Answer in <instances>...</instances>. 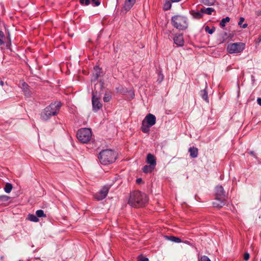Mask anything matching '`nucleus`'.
Returning a JSON list of instances; mask_svg holds the SVG:
<instances>
[{
	"instance_id": "nucleus-15",
	"label": "nucleus",
	"mask_w": 261,
	"mask_h": 261,
	"mask_svg": "<svg viewBox=\"0 0 261 261\" xmlns=\"http://www.w3.org/2000/svg\"><path fill=\"white\" fill-rule=\"evenodd\" d=\"M200 96L201 97V98L206 102H208L209 99L208 97V94L206 90V88L200 91L199 93Z\"/></svg>"
},
{
	"instance_id": "nucleus-43",
	"label": "nucleus",
	"mask_w": 261,
	"mask_h": 261,
	"mask_svg": "<svg viewBox=\"0 0 261 261\" xmlns=\"http://www.w3.org/2000/svg\"><path fill=\"white\" fill-rule=\"evenodd\" d=\"M139 261H149L148 258L147 257H143L139 260Z\"/></svg>"
},
{
	"instance_id": "nucleus-42",
	"label": "nucleus",
	"mask_w": 261,
	"mask_h": 261,
	"mask_svg": "<svg viewBox=\"0 0 261 261\" xmlns=\"http://www.w3.org/2000/svg\"><path fill=\"white\" fill-rule=\"evenodd\" d=\"M255 13L257 15L261 16V10H256Z\"/></svg>"
},
{
	"instance_id": "nucleus-9",
	"label": "nucleus",
	"mask_w": 261,
	"mask_h": 261,
	"mask_svg": "<svg viewBox=\"0 0 261 261\" xmlns=\"http://www.w3.org/2000/svg\"><path fill=\"white\" fill-rule=\"evenodd\" d=\"M92 137V132L89 128H83V143H87Z\"/></svg>"
},
{
	"instance_id": "nucleus-40",
	"label": "nucleus",
	"mask_w": 261,
	"mask_h": 261,
	"mask_svg": "<svg viewBox=\"0 0 261 261\" xmlns=\"http://www.w3.org/2000/svg\"><path fill=\"white\" fill-rule=\"evenodd\" d=\"M5 38V35L3 31H0V38L4 39Z\"/></svg>"
},
{
	"instance_id": "nucleus-19",
	"label": "nucleus",
	"mask_w": 261,
	"mask_h": 261,
	"mask_svg": "<svg viewBox=\"0 0 261 261\" xmlns=\"http://www.w3.org/2000/svg\"><path fill=\"white\" fill-rule=\"evenodd\" d=\"M94 70L93 76L95 80H97L100 76L101 69L98 66H95L94 68Z\"/></svg>"
},
{
	"instance_id": "nucleus-21",
	"label": "nucleus",
	"mask_w": 261,
	"mask_h": 261,
	"mask_svg": "<svg viewBox=\"0 0 261 261\" xmlns=\"http://www.w3.org/2000/svg\"><path fill=\"white\" fill-rule=\"evenodd\" d=\"M28 219L31 221L37 222L39 221V219L37 216L33 214H29L28 216Z\"/></svg>"
},
{
	"instance_id": "nucleus-27",
	"label": "nucleus",
	"mask_w": 261,
	"mask_h": 261,
	"mask_svg": "<svg viewBox=\"0 0 261 261\" xmlns=\"http://www.w3.org/2000/svg\"><path fill=\"white\" fill-rule=\"evenodd\" d=\"M230 20V18L229 17H226L225 18H224L221 19L220 25L222 27H224L226 25V23L228 22H229Z\"/></svg>"
},
{
	"instance_id": "nucleus-22",
	"label": "nucleus",
	"mask_w": 261,
	"mask_h": 261,
	"mask_svg": "<svg viewBox=\"0 0 261 261\" xmlns=\"http://www.w3.org/2000/svg\"><path fill=\"white\" fill-rule=\"evenodd\" d=\"M203 13V12L200 10V11L193 12L192 15L195 18H200L202 17Z\"/></svg>"
},
{
	"instance_id": "nucleus-10",
	"label": "nucleus",
	"mask_w": 261,
	"mask_h": 261,
	"mask_svg": "<svg viewBox=\"0 0 261 261\" xmlns=\"http://www.w3.org/2000/svg\"><path fill=\"white\" fill-rule=\"evenodd\" d=\"M174 43L178 46H183L184 45V40L182 34H176L173 38Z\"/></svg>"
},
{
	"instance_id": "nucleus-18",
	"label": "nucleus",
	"mask_w": 261,
	"mask_h": 261,
	"mask_svg": "<svg viewBox=\"0 0 261 261\" xmlns=\"http://www.w3.org/2000/svg\"><path fill=\"white\" fill-rule=\"evenodd\" d=\"M155 166L151 165H145L143 167L142 170L144 173H148L151 172L154 169Z\"/></svg>"
},
{
	"instance_id": "nucleus-12",
	"label": "nucleus",
	"mask_w": 261,
	"mask_h": 261,
	"mask_svg": "<svg viewBox=\"0 0 261 261\" xmlns=\"http://www.w3.org/2000/svg\"><path fill=\"white\" fill-rule=\"evenodd\" d=\"M136 0H125L123 5V9L126 11H128L134 5Z\"/></svg>"
},
{
	"instance_id": "nucleus-51",
	"label": "nucleus",
	"mask_w": 261,
	"mask_h": 261,
	"mask_svg": "<svg viewBox=\"0 0 261 261\" xmlns=\"http://www.w3.org/2000/svg\"><path fill=\"white\" fill-rule=\"evenodd\" d=\"M77 77H78V80H80V79H80V76L79 75L77 76Z\"/></svg>"
},
{
	"instance_id": "nucleus-34",
	"label": "nucleus",
	"mask_w": 261,
	"mask_h": 261,
	"mask_svg": "<svg viewBox=\"0 0 261 261\" xmlns=\"http://www.w3.org/2000/svg\"><path fill=\"white\" fill-rule=\"evenodd\" d=\"M164 76L163 74L161 72H159L158 73V77L157 79V82L159 83H161L163 81V80H164Z\"/></svg>"
},
{
	"instance_id": "nucleus-3",
	"label": "nucleus",
	"mask_w": 261,
	"mask_h": 261,
	"mask_svg": "<svg viewBox=\"0 0 261 261\" xmlns=\"http://www.w3.org/2000/svg\"><path fill=\"white\" fill-rule=\"evenodd\" d=\"M216 198L213 202L214 207L220 208L226 203V196L225 192L222 186L219 185L216 187Z\"/></svg>"
},
{
	"instance_id": "nucleus-41",
	"label": "nucleus",
	"mask_w": 261,
	"mask_h": 261,
	"mask_svg": "<svg viewBox=\"0 0 261 261\" xmlns=\"http://www.w3.org/2000/svg\"><path fill=\"white\" fill-rule=\"evenodd\" d=\"M142 178H137V180H136V182H137V184H141V183L142 182Z\"/></svg>"
},
{
	"instance_id": "nucleus-4",
	"label": "nucleus",
	"mask_w": 261,
	"mask_h": 261,
	"mask_svg": "<svg viewBox=\"0 0 261 261\" xmlns=\"http://www.w3.org/2000/svg\"><path fill=\"white\" fill-rule=\"evenodd\" d=\"M171 24L179 30H185L188 26L187 17L180 15L173 16L171 18Z\"/></svg>"
},
{
	"instance_id": "nucleus-44",
	"label": "nucleus",
	"mask_w": 261,
	"mask_h": 261,
	"mask_svg": "<svg viewBox=\"0 0 261 261\" xmlns=\"http://www.w3.org/2000/svg\"><path fill=\"white\" fill-rule=\"evenodd\" d=\"M249 154L253 156L254 158H256L255 152L253 151H250Z\"/></svg>"
},
{
	"instance_id": "nucleus-31",
	"label": "nucleus",
	"mask_w": 261,
	"mask_h": 261,
	"mask_svg": "<svg viewBox=\"0 0 261 261\" xmlns=\"http://www.w3.org/2000/svg\"><path fill=\"white\" fill-rule=\"evenodd\" d=\"M76 138L80 143H82V128L79 129L76 133Z\"/></svg>"
},
{
	"instance_id": "nucleus-37",
	"label": "nucleus",
	"mask_w": 261,
	"mask_h": 261,
	"mask_svg": "<svg viewBox=\"0 0 261 261\" xmlns=\"http://www.w3.org/2000/svg\"><path fill=\"white\" fill-rule=\"evenodd\" d=\"M7 40L6 41V47H9L11 45V40L9 35L7 37Z\"/></svg>"
},
{
	"instance_id": "nucleus-23",
	"label": "nucleus",
	"mask_w": 261,
	"mask_h": 261,
	"mask_svg": "<svg viewBox=\"0 0 261 261\" xmlns=\"http://www.w3.org/2000/svg\"><path fill=\"white\" fill-rule=\"evenodd\" d=\"M166 238L170 241L173 242H175V243H180L181 242V239L178 238V237H174V236H171V237H166Z\"/></svg>"
},
{
	"instance_id": "nucleus-7",
	"label": "nucleus",
	"mask_w": 261,
	"mask_h": 261,
	"mask_svg": "<svg viewBox=\"0 0 261 261\" xmlns=\"http://www.w3.org/2000/svg\"><path fill=\"white\" fill-rule=\"evenodd\" d=\"M92 102L93 110L94 112H97L102 107V104L99 101V94L97 92H92Z\"/></svg>"
},
{
	"instance_id": "nucleus-32",
	"label": "nucleus",
	"mask_w": 261,
	"mask_h": 261,
	"mask_svg": "<svg viewBox=\"0 0 261 261\" xmlns=\"http://www.w3.org/2000/svg\"><path fill=\"white\" fill-rule=\"evenodd\" d=\"M205 31L207 32L209 34H212L214 31H215V28H213L212 29H210L209 27L206 26L205 28Z\"/></svg>"
},
{
	"instance_id": "nucleus-38",
	"label": "nucleus",
	"mask_w": 261,
	"mask_h": 261,
	"mask_svg": "<svg viewBox=\"0 0 261 261\" xmlns=\"http://www.w3.org/2000/svg\"><path fill=\"white\" fill-rule=\"evenodd\" d=\"M91 4V0H83V5H85L86 6L89 5Z\"/></svg>"
},
{
	"instance_id": "nucleus-11",
	"label": "nucleus",
	"mask_w": 261,
	"mask_h": 261,
	"mask_svg": "<svg viewBox=\"0 0 261 261\" xmlns=\"http://www.w3.org/2000/svg\"><path fill=\"white\" fill-rule=\"evenodd\" d=\"M143 121H145V122L150 126H153L155 124L156 122V118L155 116L151 114H148L145 117V119Z\"/></svg>"
},
{
	"instance_id": "nucleus-24",
	"label": "nucleus",
	"mask_w": 261,
	"mask_h": 261,
	"mask_svg": "<svg viewBox=\"0 0 261 261\" xmlns=\"http://www.w3.org/2000/svg\"><path fill=\"white\" fill-rule=\"evenodd\" d=\"M201 11L204 13L211 15L212 14V12L214 11V9L212 8L208 7L207 8H202L201 9Z\"/></svg>"
},
{
	"instance_id": "nucleus-6",
	"label": "nucleus",
	"mask_w": 261,
	"mask_h": 261,
	"mask_svg": "<svg viewBox=\"0 0 261 261\" xmlns=\"http://www.w3.org/2000/svg\"><path fill=\"white\" fill-rule=\"evenodd\" d=\"M245 46V44L242 42L232 43L228 44L227 50L229 54H238L241 53Z\"/></svg>"
},
{
	"instance_id": "nucleus-20",
	"label": "nucleus",
	"mask_w": 261,
	"mask_h": 261,
	"mask_svg": "<svg viewBox=\"0 0 261 261\" xmlns=\"http://www.w3.org/2000/svg\"><path fill=\"white\" fill-rule=\"evenodd\" d=\"M10 199V197L8 196H6V195L0 196V204H1V205L5 204V203L6 202H7Z\"/></svg>"
},
{
	"instance_id": "nucleus-30",
	"label": "nucleus",
	"mask_w": 261,
	"mask_h": 261,
	"mask_svg": "<svg viewBox=\"0 0 261 261\" xmlns=\"http://www.w3.org/2000/svg\"><path fill=\"white\" fill-rule=\"evenodd\" d=\"M36 215L37 217H46V215L44 214L43 210H39L36 211Z\"/></svg>"
},
{
	"instance_id": "nucleus-45",
	"label": "nucleus",
	"mask_w": 261,
	"mask_h": 261,
	"mask_svg": "<svg viewBox=\"0 0 261 261\" xmlns=\"http://www.w3.org/2000/svg\"><path fill=\"white\" fill-rule=\"evenodd\" d=\"M258 104L261 106V98H258L257 99Z\"/></svg>"
},
{
	"instance_id": "nucleus-17",
	"label": "nucleus",
	"mask_w": 261,
	"mask_h": 261,
	"mask_svg": "<svg viewBox=\"0 0 261 261\" xmlns=\"http://www.w3.org/2000/svg\"><path fill=\"white\" fill-rule=\"evenodd\" d=\"M151 126L146 123L145 121H143L142 123L141 130L144 133H148Z\"/></svg>"
},
{
	"instance_id": "nucleus-28",
	"label": "nucleus",
	"mask_w": 261,
	"mask_h": 261,
	"mask_svg": "<svg viewBox=\"0 0 261 261\" xmlns=\"http://www.w3.org/2000/svg\"><path fill=\"white\" fill-rule=\"evenodd\" d=\"M245 20V19L244 17H241L240 18V19H239V21L238 22V24L241 27H242V28L243 29H245L246 28H247V23H244L243 24V22Z\"/></svg>"
},
{
	"instance_id": "nucleus-48",
	"label": "nucleus",
	"mask_w": 261,
	"mask_h": 261,
	"mask_svg": "<svg viewBox=\"0 0 261 261\" xmlns=\"http://www.w3.org/2000/svg\"><path fill=\"white\" fill-rule=\"evenodd\" d=\"M180 0H171L172 3H177L179 2Z\"/></svg>"
},
{
	"instance_id": "nucleus-33",
	"label": "nucleus",
	"mask_w": 261,
	"mask_h": 261,
	"mask_svg": "<svg viewBox=\"0 0 261 261\" xmlns=\"http://www.w3.org/2000/svg\"><path fill=\"white\" fill-rule=\"evenodd\" d=\"M171 7V3L170 2H166L164 6V9L165 10H168Z\"/></svg>"
},
{
	"instance_id": "nucleus-25",
	"label": "nucleus",
	"mask_w": 261,
	"mask_h": 261,
	"mask_svg": "<svg viewBox=\"0 0 261 261\" xmlns=\"http://www.w3.org/2000/svg\"><path fill=\"white\" fill-rule=\"evenodd\" d=\"M12 188H13L12 185L10 183L7 182L6 184V185L5 186L4 190L6 193H9L11 191Z\"/></svg>"
},
{
	"instance_id": "nucleus-47",
	"label": "nucleus",
	"mask_w": 261,
	"mask_h": 261,
	"mask_svg": "<svg viewBox=\"0 0 261 261\" xmlns=\"http://www.w3.org/2000/svg\"><path fill=\"white\" fill-rule=\"evenodd\" d=\"M5 43L4 41L3 40V39L0 38V45L4 44Z\"/></svg>"
},
{
	"instance_id": "nucleus-5",
	"label": "nucleus",
	"mask_w": 261,
	"mask_h": 261,
	"mask_svg": "<svg viewBox=\"0 0 261 261\" xmlns=\"http://www.w3.org/2000/svg\"><path fill=\"white\" fill-rule=\"evenodd\" d=\"M61 106L60 102L57 105L51 103L44 109L43 112L41 114V117L43 120H47L51 116L56 115Z\"/></svg>"
},
{
	"instance_id": "nucleus-36",
	"label": "nucleus",
	"mask_w": 261,
	"mask_h": 261,
	"mask_svg": "<svg viewBox=\"0 0 261 261\" xmlns=\"http://www.w3.org/2000/svg\"><path fill=\"white\" fill-rule=\"evenodd\" d=\"M200 261H211L206 256L203 255L201 257Z\"/></svg>"
},
{
	"instance_id": "nucleus-8",
	"label": "nucleus",
	"mask_w": 261,
	"mask_h": 261,
	"mask_svg": "<svg viewBox=\"0 0 261 261\" xmlns=\"http://www.w3.org/2000/svg\"><path fill=\"white\" fill-rule=\"evenodd\" d=\"M110 187L111 186L109 185L104 186L101 189L95 194V198L98 200H101L105 198L108 193Z\"/></svg>"
},
{
	"instance_id": "nucleus-49",
	"label": "nucleus",
	"mask_w": 261,
	"mask_h": 261,
	"mask_svg": "<svg viewBox=\"0 0 261 261\" xmlns=\"http://www.w3.org/2000/svg\"><path fill=\"white\" fill-rule=\"evenodd\" d=\"M4 82L1 81H0V85H2V86H3L4 85Z\"/></svg>"
},
{
	"instance_id": "nucleus-13",
	"label": "nucleus",
	"mask_w": 261,
	"mask_h": 261,
	"mask_svg": "<svg viewBox=\"0 0 261 261\" xmlns=\"http://www.w3.org/2000/svg\"><path fill=\"white\" fill-rule=\"evenodd\" d=\"M146 162L148 164L155 166L156 165V160L153 155L148 153L147 155Z\"/></svg>"
},
{
	"instance_id": "nucleus-35",
	"label": "nucleus",
	"mask_w": 261,
	"mask_h": 261,
	"mask_svg": "<svg viewBox=\"0 0 261 261\" xmlns=\"http://www.w3.org/2000/svg\"><path fill=\"white\" fill-rule=\"evenodd\" d=\"M100 4V0H91V4L94 7L98 6Z\"/></svg>"
},
{
	"instance_id": "nucleus-29",
	"label": "nucleus",
	"mask_w": 261,
	"mask_h": 261,
	"mask_svg": "<svg viewBox=\"0 0 261 261\" xmlns=\"http://www.w3.org/2000/svg\"><path fill=\"white\" fill-rule=\"evenodd\" d=\"M112 96L110 93L106 92L103 96V99L105 102H109L111 99Z\"/></svg>"
},
{
	"instance_id": "nucleus-1",
	"label": "nucleus",
	"mask_w": 261,
	"mask_h": 261,
	"mask_svg": "<svg viewBox=\"0 0 261 261\" xmlns=\"http://www.w3.org/2000/svg\"><path fill=\"white\" fill-rule=\"evenodd\" d=\"M148 201L147 195L140 191H134L130 193L128 203L134 207L143 206Z\"/></svg>"
},
{
	"instance_id": "nucleus-50",
	"label": "nucleus",
	"mask_w": 261,
	"mask_h": 261,
	"mask_svg": "<svg viewBox=\"0 0 261 261\" xmlns=\"http://www.w3.org/2000/svg\"><path fill=\"white\" fill-rule=\"evenodd\" d=\"M82 0H79V2H80V4H82Z\"/></svg>"
},
{
	"instance_id": "nucleus-39",
	"label": "nucleus",
	"mask_w": 261,
	"mask_h": 261,
	"mask_svg": "<svg viewBox=\"0 0 261 261\" xmlns=\"http://www.w3.org/2000/svg\"><path fill=\"white\" fill-rule=\"evenodd\" d=\"M249 256H250V255L248 253H246L244 255V259L247 261L249 259Z\"/></svg>"
},
{
	"instance_id": "nucleus-16",
	"label": "nucleus",
	"mask_w": 261,
	"mask_h": 261,
	"mask_svg": "<svg viewBox=\"0 0 261 261\" xmlns=\"http://www.w3.org/2000/svg\"><path fill=\"white\" fill-rule=\"evenodd\" d=\"M29 86L25 82L22 84V89L25 96H29L31 95V91L29 89Z\"/></svg>"
},
{
	"instance_id": "nucleus-26",
	"label": "nucleus",
	"mask_w": 261,
	"mask_h": 261,
	"mask_svg": "<svg viewBox=\"0 0 261 261\" xmlns=\"http://www.w3.org/2000/svg\"><path fill=\"white\" fill-rule=\"evenodd\" d=\"M200 2L203 4L207 6H212L213 5L215 0H200Z\"/></svg>"
},
{
	"instance_id": "nucleus-2",
	"label": "nucleus",
	"mask_w": 261,
	"mask_h": 261,
	"mask_svg": "<svg viewBox=\"0 0 261 261\" xmlns=\"http://www.w3.org/2000/svg\"><path fill=\"white\" fill-rule=\"evenodd\" d=\"M117 158V153L112 149H105L100 152L98 155L101 164L108 165L114 163Z\"/></svg>"
},
{
	"instance_id": "nucleus-46",
	"label": "nucleus",
	"mask_w": 261,
	"mask_h": 261,
	"mask_svg": "<svg viewBox=\"0 0 261 261\" xmlns=\"http://www.w3.org/2000/svg\"><path fill=\"white\" fill-rule=\"evenodd\" d=\"M261 41V35L258 37L256 40V42L259 43Z\"/></svg>"
},
{
	"instance_id": "nucleus-14",
	"label": "nucleus",
	"mask_w": 261,
	"mask_h": 261,
	"mask_svg": "<svg viewBox=\"0 0 261 261\" xmlns=\"http://www.w3.org/2000/svg\"><path fill=\"white\" fill-rule=\"evenodd\" d=\"M190 156L192 158H196L198 156V149L196 147H192L189 149Z\"/></svg>"
}]
</instances>
